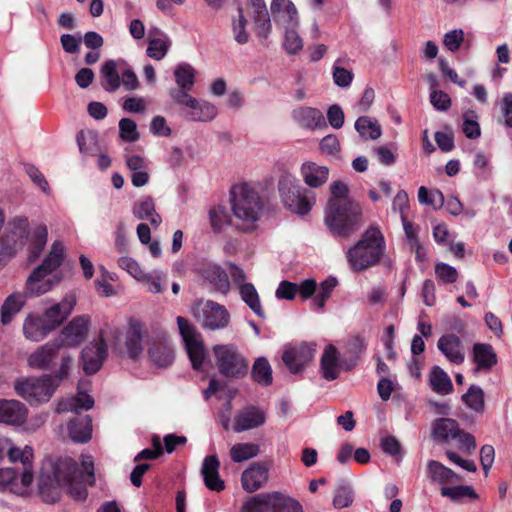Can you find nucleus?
Wrapping results in <instances>:
<instances>
[{
    "label": "nucleus",
    "mask_w": 512,
    "mask_h": 512,
    "mask_svg": "<svg viewBox=\"0 0 512 512\" xmlns=\"http://www.w3.org/2000/svg\"><path fill=\"white\" fill-rule=\"evenodd\" d=\"M94 482L93 459L89 455L82 457L81 468L70 459L48 460L42 465L38 488L43 500L55 503L66 489L75 500H84L87 496V484Z\"/></svg>",
    "instance_id": "obj_1"
},
{
    "label": "nucleus",
    "mask_w": 512,
    "mask_h": 512,
    "mask_svg": "<svg viewBox=\"0 0 512 512\" xmlns=\"http://www.w3.org/2000/svg\"><path fill=\"white\" fill-rule=\"evenodd\" d=\"M73 366V357L69 353L61 355L60 366L53 374L40 377L23 378L15 382L16 393L31 405L50 400L60 383L68 377Z\"/></svg>",
    "instance_id": "obj_2"
},
{
    "label": "nucleus",
    "mask_w": 512,
    "mask_h": 512,
    "mask_svg": "<svg viewBox=\"0 0 512 512\" xmlns=\"http://www.w3.org/2000/svg\"><path fill=\"white\" fill-rule=\"evenodd\" d=\"M64 246L61 242H53L50 252L42 263L33 269L25 282L24 291L29 297H37L51 291L60 281L57 269L64 258Z\"/></svg>",
    "instance_id": "obj_3"
},
{
    "label": "nucleus",
    "mask_w": 512,
    "mask_h": 512,
    "mask_svg": "<svg viewBox=\"0 0 512 512\" xmlns=\"http://www.w3.org/2000/svg\"><path fill=\"white\" fill-rule=\"evenodd\" d=\"M361 205L356 201H346L340 205L329 200L325 209V224L336 237L349 238L363 225Z\"/></svg>",
    "instance_id": "obj_4"
},
{
    "label": "nucleus",
    "mask_w": 512,
    "mask_h": 512,
    "mask_svg": "<svg viewBox=\"0 0 512 512\" xmlns=\"http://www.w3.org/2000/svg\"><path fill=\"white\" fill-rule=\"evenodd\" d=\"M385 241L378 228L370 227L361 239L346 252L348 263L353 271H362L375 265L383 255Z\"/></svg>",
    "instance_id": "obj_5"
},
{
    "label": "nucleus",
    "mask_w": 512,
    "mask_h": 512,
    "mask_svg": "<svg viewBox=\"0 0 512 512\" xmlns=\"http://www.w3.org/2000/svg\"><path fill=\"white\" fill-rule=\"evenodd\" d=\"M29 236V221L25 216L11 218L0 234V269L25 247Z\"/></svg>",
    "instance_id": "obj_6"
},
{
    "label": "nucleus",
    "mask_w": 512,
    "mask_h": 512,
    "mask_svg": "<svg viewBox=\"0 0 512 512\" xmlns=\"http://www.w3.org/2000/svg\"><path fill=\"white\" fill-rule=\"evenodd\" d=\"M281 201L286 209L297 215H306L315 203L313 193L301 186L299 180L284 174L278 182Z\"/></svg>",
    "instance_id": "obj_7"
},
{
    "label": "nucleus",
    "mask_w": 512,
    "mask_h": 512,
    "mask_svg": "<svg viewBox=\"0 0 512 512\" xmlns=\"http://www.w3.org/2000/svg\"><path fill=\"white\" fill-rule=\"evenodd\" d=\"M231 205L234 215L244 222L251 224L260 218L262 201L255 187L248 183L232 188Z\"/></svg>",
    "instance_id": "obj_8"
},
{
    "label": "nucleus",
    "mask_w": 512,
    "mask_h": 512,
    "mask_svg": "<svg viewBox=\"0 0 512 512\" xmlns=\"http://www.w3.org/2000/svg\"><path fill=\"white\" fill-rule=\"evenodd\" d=\"M216 366L219 372L231 378H241L248 372V361L233 345H216L213 347Z\"/></svg>",
    "instance_id": "obj_9"
},
{
    "label": "nucleus",
    "mask_w": 512,
    "mask_h": 512,
    "mask_svg": "<svg viewBox=\"0 0 512 512\" xmlns=\"http://www.w3.org/2000/svg\"><path fill=\"white\" fill-rule=\"evenodd\" d=\"M194 317L202 327L209 330L226 328L230 322V314L227 309L212 300H199L192 308Z\"/></svg>",
    "instance_id": "obj_10"
},
{
    "label": "nucleus",
    "mask_w": 512,
    "mask_h": 512,
    "mask_svg": "<svg viewBox=\"0 0 512 512\" xmlns=\"http://www.w3.org/2000/svg\"><path fill=\"white\" fill-rule=\"evenodd\" d=\"M172 100L182 108L184 116L190 121L207 122L213 120L218 114L215 105L205 100H198L189 93L173 92Z\"/></svg>",
    "instance_id": "obj_11"
},
{
    "label": "nucleus",
    "mask_w": 512,
    "mask_h": 512,
    "mask_svg": "<svg viewBox=\"0 0 512 512\" xmlns=\"http://www.w3.org/2000/svg\"><path fill=\"white\" fill-rule=\"evenodd\" d=\"M177 324L192 366L195 370H199L206 357L201 336L187 319L178 316Z\"/></svg>",
    "instance_id": "obj_12"
},
{
    "label": "nucleus",
    "mask_w": 512,
    "mask_h": 512,
    "mask_svg": "<svg viewBox=\"0 0 512 512\" xmlns=\"http://www.w3.org/2000/svg\"><path fill=\"white\" fill-rule=\"evenodd\" d=\"M148 357L154 365L160 368H166L173 363L175 351L166 333H162L150 341Z\"/></svg>",
    "instance_id": "obj_13"
},
{
    "label": "nucleus",
    "mask_w": 512,
    "mask_h": 512,
    "mask_svg": "<svg viewBox=\"0 0 512 512\" xmlns=\"http://www.w3.org/2000/svg\"><path fill=\"white\" fill-rule=\"evenodd\" d=\"M89 319L86 316H78L66 325L61 334L54 338L61 348L76 347L86 337Z\"/></svg>",
    "instance_id": "obj_14"
},
{
    "label": "nucleus",
    "mask_w": 512,
    "mask_h": 512,
    "mask_svg": "<svg viewBox=\"0 0 512 512\" xmlns=\"http://www.w3.org/2000/svg\"><path fill=\"white\" fill-rule=\"evenodd\" d=\"M62 349L59 344L54 340H50L44 345L38 347L33 351L28 359V365L31 368L38 370H50L54 366V362Z\"/></svg>",
    "instance_id": "obj_15"
},
{
    "label": "nucleus",
    "mask_w": 512,
    "mask_h": 512,
    "mask_svg": "<svg viewBox=\"0 0 512 512\" xmlns=\"http://www.w3.org/2000/svg\"><path fill=\"white\" fill-rule=\"evenodd\" d=\"M315 348L306 343L287 348L282 360L292 373L301 371L314 357Z\"/></svg>",
    "instance_id": "obj_16"
},
{
    "label": "nucleus",
    "mask_w": 512,
    "mask_h": 512,
    "mask_svg": "<svg viewBox=\"0 0 512 512\" xmlns=\"http://www.w3.org/2000/svg\"><path fill=\"white\" fill-rule=\"evenodd\" d=\"M15 477V469L1 468L0 469V491H9L16 495H25L29 491L33 480L34 473H29L26 469L25 472L21 471L20 481H12Z\"/></svg>",
    "instance_id": "obj_17"
},
{
    "label": "nucleus",
    "mask_w": 512,
    "mask_h": 512,
    "mask_svg": "<svg viewBox=\"0 0 512 512\" xmlns=\"http://www.w3.org/2000/svg\"><path fill=\"white\" fill-rule=\"evenodd\" d=\"M107 357V345L102 338L87 345L81 354L83 370L86 374L96 373Z\"/></svg>",
    "instance_id": "obj_18"
},
{
    "label": "nucleus",
    "mask_w": 512,
    "mask_h": 512,
    "mask_svg": "<svg viewBox=\"0 0 512 512\" xmlns=\"http://www.w3.org/2000/svg\"><path fill=\"white\" fill-rule=\"evenodd\" d=\"M75 305V296L67 295L61 302L47 308L41 317L48 325L49 329L53 331L67 319V317L72 313Z\"/></svg>",
    "instance_id": "obj_19"
},
{
    "label": "nucleus",
    "mask_w": 512,
    "mask_h": 512,
    "mask_svg": "<svg viewBox=\"0 0 512 512\" xmlns=\"http://www.w3.org/2000/svg\"><path fill=\"white\" fill-rule=\"evenodd\" d=\"M344 370L342 357L336 346L328 344L322 353L320 361V372L327 381H333L339 377L340 371Z\"/></svg>",
    "instance_id": "obj_20"
},
{
    "label": "nucleus",
    "mask_w": 512,
    "mask_h": 512,
    "mask_svg": "<svg viewBox=\"0 0 512 512\" xmlns=\"http://www.w3.org/2000/svg\"><path fill=\"white\" fill-rule=\"evenodd\" d=\"M437 348L449 362L455 365H460L465 360V347L461 339L454 333L442 335L438 339Z\"/></svg>",
    "instance_id": "obj_21"
},
{
    "label": "nucleus",
    "mask_w": 512,
    "mask_h": 512,
    "mask_svg": "<svg viewBox=\"0 0 512 512\" xmlns=\"http://www.w3.org/2000/svg\"><path fill=\"white\" fill-rule=\"evenodd\" d=\"M293 120L302 128L316 130L326 127L323 113L313 107L300 106L292 111Z\"/></svg>",
    "instance_id": "obj_22"
},
{
    "label": "nucleus",
    "mask_w": 512,
    "mask_h": 512,
    "mask_svg": "<svg viewBox=\"0 0 512 512\" xmlns=\"http://www.w3.org/2000/svg\"><path fill=\"white\" fill-rule=\"evenodd\" d=\"M200 276L211 285L214 290L226 295L231 288L227 272L217 264H206L200 269Z\"/></svg>",
    "instance_id": "obj_23"
},
{
    "label": "nucleus",
    "mask_w": 512,
    "mask_h": 512,
    "mask_svg": "<svg viewBox=\"0 0 512 512\" xmlns=\"http://www.w3.org/2000/svg\"><path fill=\"white\" fill-rule=\"evenodd\" d=\"M270 10L274 21L281 27L298 26V13L290 0H272Z\"/></svg>",
    "instance_id": "obj_24"
},
{
    "label": "nucleus",
    "mask_w": 512,
    "mask_h": 512,
    "mask_svg": "<svg viewBox=\"0 0 512 512\" xmlns=\"http://www.w3.org/2000/svg\"><path fill=\"white\" fill-rule=\"evenodd\" d=\"M266 421V413L257 407L251 406L239 412L234 420L233 429L235 432L257 428Z\"/></svg>",
    "instance_id": "obj_25"
},
{
    "label": "nucleus",
    "mask_w": 512,
    "mask_h": 512,
    "mask_svg": "<svg viewBox=\"0 0 512 512\" xmlns=\"http://www.w3.org/2000/svg\"><path fill=\"white\" fill-rule=\"evenodd\" d=\"M366 341L359 335L351 336L342 347V364L344 370L350 371L358 364L362 354L366 350Z\"/></svg>",
    "instance_id": "obj_26"
},
{
    "label": "nucleus",
    "mask_w": 512,
    "mask_h": 512,
    "mask_svg": "<svg viewBox=\"0 0 512 512\" xmlns=\"http://www.w3.org/2000/svg\"><path fill=\"white\" fill-rule=\"evenodd\" d=\"M268 481V468L261 463H254L243 471L241 484L246 492L260 489Z\"/></svg>",
    "instance_id": "obj_27"
},
{
    "label": "nucleus",
    "mask_w": 512,
    "mask_h": 512,
    "mask_svg": "<svg viewBox=\"0 0 512 512\" xmlns=\"http://www.w3.org/2000/svg\"><path fill=\"white\" fill-rule=\"evenodd\" d=\"M27 417V409L17 400H0V422L21 425Z\"/></svg>",
    "instance_id": "obj_28"
},
{
    "label": "nucleus",
    "mask_w": 512,
    "mask_h": 512,
    "mask_svg": "<svg viewBox=\"0 0 512 512\" xmlns=\"http://www.w3.org/2000/svg\"><path fill=\"white\" fill-rule=\"evenodd\" d=\"M301 176L305 184L311 188H317L327 182L329 169L315 162L307 161L301 165Z\"/></svg>",
    "instance_id": "obj_29"
},
{
    "label": "nucleus",
    "mask_w": 512,
    "mask_h": 512,
    "mask_svg": "<svg viewBox=\"0 0 512 512\" xmlns=\"http://www.w3.org/2000/svg\"><path fill=\"white\" fill-rule=\"evenodd\" d=\"M220 462L216 455L207 456L203 460L201 473L206 487L213 491H221L225 485L219 477Z\"/></svg>",
    "instance_id": "obj_30"
},
{
    "label": "nucleus",
    "mask_w": 512,
    "mask_h": 512,
    "mask_svg": "<svg viewBox=\"0 0 512 512\" xmlns=\"http://www.w3.org/2000/svg\"><path fill=\"white\" fill-rule=\"evenodd\" d=\"M174 77L177 87L169 90L171 98L173 92L189 93L192 90L196 80V70L188 63H180L175 67Z\"/></svg>",
    "instance_id": "obj_31"
},
{
    "label": "nucleus",
    "mask_w": 512,
    "mask_h": 512,
    "mask_svg": "<svg viewBox=\"0 0 512 512\" xmlns=\"http://www.w3.org/2000/svg\"><path fill=\"white\" fill-rule=\"evenodd\" d=\"M51 332L41 316L29 314L23 322V334L27 340L40 342Z\"/></svg>",
    "instance_id": "obj_32"
},
{
    "label": "nucleus",
    "mask_w": 512,
    "mask_h": 512,
    "mask_svg": "<svg viewBox=\"0 0 512 512\" xmlns=\"http://www.w3.org/2000/svg\"><path fill=\"white\" fill-rule=\"evenodd\" d=\"M143 325L138 321H131L126 334V350L131 359H138L143 353Z\"/></svg>",
    "instance_id": "obj_33"
},
{
    "label": "nucleus",
    "mask_w": 512,
    "mask_h": 512,
    "mask_svg": "<svg viewBox=\"0 0 512 512\" xmlns=\"http://www.w3.org/2000/svg\"><path fill=\"white\" fill-rule=\"evenodd\" d=\"M132 213L139 220H148L154 227H158L162 222L151 196H143L138 199L133 205Z\"/></svg>",
    "instance_id": "obj_34"
},
{
    "label": "nucleus",
    "mask_w": 512,
    "mask_h": 512,
    "mask_svg": "<svg viewBox=\"0 0 512 512\" xmlns=\"http://www.w3.org/2000/svg\"><path fill=\"white\" fill-rule=\"evenodd\" d=\"M121 61L108 60L101 67L102 87L108 92H115L121 86Z\"/></svg>",
    "instance_id": "obj_35"
},
{
    "label": "nucleus",
    "mask_w": 512,
    "mask_h": 512,
    "mask_svg": "<svg viewBox=\"0 0 512 512\" xmlns=\"http://www.w3.org/2000/svg\"><path fill=\"white\" fill-rule=\"evenodd\" d=\"M427 471L429 478L433 482L442 485V487L447 486V484H453L462 481V478L458 474L435 460H430L428 462Z\"/></svg>",
    "instance_id": "obj_36"
},
{
    "label": "nucleus",
    "mask_w": 512,
    "mask_h": 512,
    "mask_svg": "<svg viewBox=\"0 0 512 512\" xmlns=\"http://www.w3.org/2000/svg\"><path fill=\"white\" fill-rule=\"evenodd\" d=\"M68 433L74 442L84 443L90 440L92 435L90 417L82 415L70 420L68 423Z\"/></svg>",
    "instance_id": "obj_37"
},
{
    "label": "nucleus",
    "mask_w": 512,
    "mask_h": 512,
    "mask_svg": "<svg viewBox=\"0 0 512 512\" xmlns=\"http://www.w3.org/2000/svg\"><path fill=\"white\" fill-rule=\"evenodd\" d=\"M460 429L459 424L452 418H438L432 423V437L435 441L449 442L455 438Z\"/></svg>",
    "instance_id": "obj_38"
},
{
    "label": "nucleus",
    "mask_w": 512,
    "mask_h": 512,
    "mask_svg": "<svg viewBox=\"0 0 512 512\" xmlns=\"http://www.w3.org/2000/svg\"><path fill=\"white\" fill-rule=\"evenodd\" d=\"M473 359L476 363L475 372L490 370L497 363V356L491 345L476 343L473 346Z\"/></svg>",
    "instance_id": "obj_39"
},
{
    "label": "nucleus",
    "mask_w": 512,
    "mask_h": 512,
    "mask_svg": "<svg viewBox=\"0 0 512 512\" xmlns=\"http://www.w3.org/2000/svg\"><path fill=\"white\" fill-rule=\"evenodd\" d=\"M28 295L26 293L14 292L9 295L1 306V322L7 325L13 317L21 311Z\"/></svg>",
    "instance_id": "obj_40"
},
{
    "label": "nucleus",
    "mask_w": 512,
    "mask_h": 512,
    "mask_svg": "<svg viewBox=\"0 0 512 512\" xmlns=\"http://www.w3.org/2000/svg\"><path fill=\"white\" fill-rule=\"evenodd\" d=\"M9 460L15 463L16 466L21 467V471L25 472L27 469L29 473H34L33 470V450L29 446L23 449L15 447L9 441V448L6 449Z\"/></svg>",
    "instance_id": "obj_41"
},
{
    "label": "nucleus",
    "mask_w": 512,
    "mask_h": 512,
    "mask_svg": "<svg viewBox=\"0 0 512 512\" xmlns=\"http://www.w3.org/2000/svg\"><path fill=\"white\" fill-rule=\"evenodd\" d=\"M441 495L456 503H468L478 499V494L468 485L443 486Z\"/></svg>",
    "instance_id": "obj_42"
},
{
    "label": "nucleus",
    "mask_w": 512,
    "mask_h": 512,
    "mask_svg": "<svg viewBox=\"0 0 512 512\" xmlns=\"http://www.w3.org/2000/svg\"><path fill=\"white\" fill-rule=\"evenodd\" d=\"M431 389L439 395H448L453 392V384L449 375L439 366H434L429 373Z\"/></svg>",
    "instance_id": "obj_43"
},
{
    "label": "nucleus",
    "mask_w": 512,
    "mask_h": 512,
    "mask_svg": "<svg viewBox=\"0 0 512 512\" xmlns=\"http://www.w3.org/2000/svg\"><path fill=\"white\" fill-rule=\"evenodd\" d=\"M48 238V229L44 224L37 225L31 234L28 262L32 263L39 258L44 250Z\"/></svg>",
    "instance_id": "obj_44"
},
{
    "label": "nucleus",
    "mask_w": 512,
    "mask_h": 512,
    "mask_svg": "<svg viewBox=\"0 0 512 512\" xmlns=\"http://www.w3.org/2000/svg\"><path fill=\"white\" fill-rule=\"evenodd\" d=\"M93 404L94 400L92 397L79 390L77 396L59 401L56 406V412L63 413L67 411H78L79 409L89 410L93 407Z\"/></svg>",
    "instance_id": "obj_45"
},
{
    "label": "nucleus",
    "mask_w": 512,
    "mask_h": 512,
    "mask_svg": "<svg viewBox=\"0 0 512 512\" xmlns=\"http://www.w3.org/2000/svg\"><path fill=\"white\" fill-rule=\"evenodd\" d=\"M355 129L364 140H376L382 135L379 122L368 116H361L355 122Z\"/></svg>",
    "instance_id": "obj_46"
},
{
    "label": "nucleus",
    "mask_w": 512,
    "mask_h": 512,
    "mask_svg": "<svg viewBox=\"0 0 512 512\" xmlns=\"http://www.w3.org/2000/svg\"><path fill=\"white\" fill-rule=\"evenodd\" d=\"M239 292L242 300L248 305V307L257 316L264 317V311L255 286L251 283H242L240 284Z\"/></svg>",
    "instance_id": "obj_47"
},
{
    "label": "nucleus",
    "mask_w": 512,
    "mask_h": 512,
    "mask_svg": "<svg viewBox=\"0 0 512 512\" xmlns=\"http://www.w3.org/2000/svg\"><path fill=\"white\" fill-rule=\"evenodd\" d=\"M260 452L258 444L255 443H237L230 449V457L236 462H244L256 457Z\"/></svg>",
    "instance_id": "obj_48"
},
{
    "label": "nucleus",
    "mask_w": 512,
    "mask_h": 512,
    "mask_svg": "<svg viewBox=\"0 0 512 512\" xmlns=\"http://www.w3.org/2000/svg\"><path fill=\"white\" fill-rule=\"evenodd\" d=\"M461 398L471 410L475 412H482L484 410V391L480 386L471 385Z\"/></svg>",
    "instance_id": "obj_49"
},
{
    "label": "nucleus",
    "mask_w": 512,
    "mask_h": 512,
    "mask_svg": "<svg viewBox=\"0 0 512 512\" xmlns=\"http://www.w3.org/2000/svg\"><path fill=\"white\" fill-rule=\"evenodd\" d=\"M79 150L84 155H95L99 151L98 136L93 131H80L77 134Z\"/></svg>",
    "instance_id": "obj_50"
},
{
    "label": "nucleus",
    "mask_w": 512,
    "mask_h": 512,
    "mask_svg": "<svg viewBox=\"0 0 512 512\" xmlns=\"http://www.w3.org/2000/svg\"><path fill=\"white\" fill-rule=\"evenodd\" d=\"M253 379L261 385L272 383V369L268 360L264 357L258 358L252 367Z\"/></svg>",
    "instance_id": "obj_51"
},
{
    "label": "nucleus",
    "mask_w": 512,
    "mask_h": 512,
    "mask_svg": "<svg viewBox=\"0 0 512 512\" xmlns=\"http://www.w3.org/2000/svg\"><path fill=\"white\" fill-rule=\"evenodd\" d=\"M248 21L243 15L241 9L238 10V15L232 18V34L234 40L240 44L244 45L249 41V33L247 31Z\"/></svg>",
    "instance_id": "obj_52"
},
{
    "label": "nucleus",
    "mask_w": 512,
    "mask_h": 512,
    "mask_svg": "<svg viewBox=\"0 0 512 512\" xmlns=\"http://www.w3.org/2000/svg\"><path fill=\"white\" fill-rule=\"evenodd\" d=\"M418 201L424 205H431L435 209L441 208L445 203V198L440 190L429 191L426 187L421 186L418 189Z\"/></svg>",
    "instance_id": "obj_53"
},
{
    "label": "nucleus",
    "mask_w": 512,
    "mask_h": 512,
    "mask_svg": "<svg viewBox=\"0 0 512 512\" xmlns=\"http://www.w3.org/2000/svg\"><path fill=\"white\" fill-rule=\"evenodd\" d=\"M354 501V490L351 485L343 484L336 488L333 497V506L336 509L349 507Z\"/></svg>",
    "instance_id": "obj_54"
},
{
    "label": "nucleus",
    "mask_w": 512,
    "mask_h": 512,
    "mask_svg": "<svg viewBox=\"0 0 512 512\" xmlns=\"http://www.w3.org/2000/svg\"><path fill=\"white\" fill-rule=\"evenodd\" d=\"M298 26L283 27L284 33V48L289 54H296L303 48V41L297 32Z\"/></svg>",
    "instance_id": "obj_55"
},
{
    "label": "nucleus",
    "mask_w": 512,
    "mask_h": 512,
    "mask_svg": "<svg viewBox=\"0 0 512 512\" xmlns=\"http://www.w3.org/2000/svg\"><path fill=\"white\" fill-rule=\"evenodd\" d=\"M337 279L334 277H329L323 282H321L319 289L313 298V303L319 308L322 309L325 306L327 299L330 298L332 291L337 286Z\"/></svg>",
    "instance_id": "obj_56"
},
{
    "label": "nucleus",
    "mask_w": 512,
    "mask_h": 512,
    "mask_svg": "<svg viewBox=\"0 0 512 512\" xmlns=\"http://www.w3.org/2000/svg\"><path fill=\"white\" fill-rule=\"evenodd\" d=\"M171 42L168 38L151 39L147 47V55L155 60H161L165 57Z\"/></svg>",
    "instance_id": "obj_57"
},
{
    "label": "nucleus",
    "mask_w": 512,
    "mask_h": 512,
    "mask_svg": "<svg viewBox=\"0 0 512 512\" xmlns=\"http://www.w3.org/2000/svg\"><path fill=\"white\" fill-rule=\"evenodd\" d=\"M478 116L474 111H466L463 114L462 130L467 138L475 139L481 134L478 124Z\"/></svg>",
    "instance_id": "obj_58"
},
{
    "label": "nucleus",
    "mask_w": 512,
    "mask_h": 512,
    "mask_svg": "<svg viewBox=\"0 0 512 512\" xmlns=\"http://www.w3.org/2000/svg\"><path fill=\"white\" fill-rule=\"evenodd\" d=\"M119 136L125 142H135L140 138L137 124L130 118H123L119 121Z\"/></svg>",
    "instance_id": "obj_59"
},
{
    "label": "nucleus",
    "mask_w": 512,
    "mask_h": 512,
    "mask_svg": "<svg viewBox=\"0 0 512 512\" xmlns=\"http://www.w3.org/2000/svg\"><path fill=\"white\" fill-rule=\"evenodd\" d=\"M262 503L264 512H279L281 507L285 505V496L280 492L263 493Z\"/></svg>",
    "instance_id": "obj_60"
},
{
    "label": "nucleus",
    "mask_w": 512,
    "mask_h": 512,
    "mask_svg": "<svg viewBox=\"0 0 512 512\" xmlns=\"http://www.w3.org/2000/svg\"><path fill=\"white\" fill-rule=\"evenodd\" d=\"M453 440L456 441L457 448L463 454L470 455L476 449L475 438L470 433H467L462 429L458 430V433H456Z\"/></svg>",
    "instance_id": "obj_61"
},
{
    "label": "nucleus",
    "mask_w": 512,
    "mask_h": 512,
    "mask_svg": "<svg viewBox=\"0 0 512 512\" xmlns=\"http://www.w3.org/2000/svg\"><path fill=\"white\" fill-rule=\"evenodd\" d=\"M210 223L214 231H220L229 224L230 217L224 207H213L209 211Z\"/></svg>",
    "instance_id": "obj_62"
},
{
    "label": "nucleus",
    "mask_w": 512,
    "mask_h": 512,
    "mask_svg": "<svg viewBox=\"0 0 512 512\" xmlns=\"http://www.w3.org/2000/svg\"><path fill=\"white\" fill-rule=\"evenodd\" d=\"M464 42V31L462 29H454L444 34L443 45L450 52H456L460 49Z\"/></svg>",
    "instance_id": "obj_63"
},
{
    "label": "nucleus",
    "mask_w": 512,
    "mask_h": 512,
    "mask_svg": "<svg viewBox=\"0 0 512 512\" xmlns=\"http://www.w3.org/2000/svg\"><path fill=\"white\" fill-rule=\"evenodd\" d=\"M339 61L340 60H337L332 68L333 81L337 86L345 88L352 83L353 73L341 67Z\"/></svg>",
    "instance_id": "obj_64"
}]
</instances>
